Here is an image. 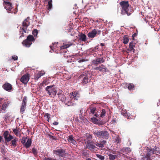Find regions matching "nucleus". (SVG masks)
<instances>
[{"instance_id":"nucleus-55","label":"nucleus","mask_w":160,"mask_h":160,"mask_svg":"<svg viewBox=\"0 0 160 160\" xmlns=\"http://www.w3.org/2000/svg\"><path fill=\"white\" fill-rule=\"evenodd\" d=\"M22 35H21L20 36V37L21 38L22 37H24V35H23V32L22 33Z\"/></svg>"},{"instance_id":"nucleus-16","label":"nucleus","mask_w":160,"mask_h":160,"mask_svg":"<svg viewBox=\"0 0 160 160\" xmlns=\"http://www.w3.org/2000/svg\"><path fill=\"white\" fill-rule=\"evenodd\" d=\"M29 75L25 74L21 78L20 81L23 83L26 84L27 83L29 80Z\"/></svg>"},{"instance_id":"nucleus-8","label":"nucleus","mask_w":160,"mask_h":160,"mask_svg":"<svg viewBox=\"0 0 160 160\" xmlns=\"http://www.w3.org/2000/svg\"><path fill=\"white\" fill-rule=\"evenodd\" d=\"M131 149L128 147H125L121 148L119 152H118L119 155H120L121 154L122 156L125 157V154H128L131 151Z\"/></svg>"},{"instance_id":"nucleus-40","label":"nucleus","mask_w":160,"mask_h":160,"mask_svg":"<svg viewBox=\"0 0 160 160\" xmlns=\"http://www.w3.org/2000/svg\"><path fill=\"white\" fill-rule=\"evenodd\" d=\"M27 139V137H22V140L21 141V142L22 143L23 145L24 146V144L26 142V140Z\"/></svg>"},{"instance_id":"nucleus-42","label":"nucleus","mask_w":160,"mask_h":160,"mask_svg":"<svg viewBox=\"0 0 160 160\" xmlns=\"http://www.w3.org/2000/svg\"><path fill=\"white\" fill-rule=\"evenodd\" d=\"M38 33V32L37 30L35 29L33 30L32 31V34L34 36V37L37 36Z\"/></svg>"},{"instance_id":"nucleus-3","label":"nucleus","mask_w":160,"mask_h":160,"mask_svg":"<svg viewBox=\"0 0 160 160\" xmlns=\"http://www.w3.org/2000/svg\"><path fill=\"white\" fill-rule=\"evenodd\" d=\"M94 135L99 138L103 139H108L109 138V133L105 130L99 131L95 130L92 132Z\"/></svg>"},{"instance_id":"nucleus-20","label":"nucleus","mask_w":160,"mask_h":160,"mask_svg":"<svg viewBox=\"0 0 160 160\" xmlns=\"http://www.w3.org/2000/svg\"><path fill=\"white\" fill-rule=\"evenodd\" d=\"M12 131L14 134L17 136L20 137L21 135V130L19 128H18L17 127L15 128L12 129Z\"/></svg>"},{"instance_id":"nucleus-4","label":"nucleus","mask_w":160,"mask_h":160,"mask_svg":"<svg viewBox=\"0 0 160 160\" xmlns=\"http://www.w3.org/2000/svg\"><path fill=\"white\" fill-rule=\"evenodd\" d=\"M35 38L32 35H29L28 36L27 39L23 41L22 44L23 46L29 48L32 44V42L35 41Z\"/></svg>"},{"instance_id":"nucleus-56","label":"nucleus","mask_w":160,"mask_h":160,"mask_svg":"<svg viewBox=\"0 0 160 160\" xmlns=\"http://www.w3.org/2000/svg\"><path fill=\"white\" fill-rule=\"evenodd\" d=\"M100 45L101 46H104V43H101L100 44Z\"/></svg>"},{"instance_id":"nucleus-54","label":"nucleus","mask_w":160,"mask_h":160,"mask_svg":"<svg viewBox=\"0 0 160 160\" xmlns=\"http://www.w3.org/2000/svg\"><path fill=\"white\" fill-rule=\"evenodd\" d=\"M145 158L147 159V160H152V159L150 158V157H145Z\"/></svg>"},{"instance_id":"nucleus-9","label":"nucleus","mask_w":160,"mask_h":160,"mask_svg":"<svg viewBox=\"0 0 160 160\" xmlns=\"http://www.w3.org/2000/svg\"><path fill=\"white\" fill-rule=\"evenodd\" d=\"M29 19V17H28L22 22V26L23 27L22 28V31L25 33L26 32L28 26L30 24Z\"/></svg>"},{"instance_id":"nucleus-12","label":"nucleus","mask_w":160,"mask_h":160,"mask_svg":"<svg viewBox=\"0 0 160 160\" xmlns=\"http://www.w3.org/2000/svg\"><path fill=\"white\" fill-rule=\"evenodd\" d=\"M70 98L73 101L77 100L80 97V95L78 92H73L70 93Z\"/></svg>"},{"instance_id":"nucleus-21","label":"nucleus","mask_w":160,"mask_h":160,"mask_svg":"<svg viewBox=\"0 0 160 160\" xmlns=\"http://www.w3.org/2000/svg\"><path fill=\"white\" fill-rule=\"evenodd\" d=\"M11 103V102L10 101H7L4 102L1 108L2 110H5L6 108L10 105Z\"/></svg>"},{"instance_id":"nucleus-1","label":"nucleus","mask_w":160,"mask_h":160,"mask_svg":"<svg viewBox=\"0 0 160 160\" xmlns=\"http://www.w3.org/2000/svg\"><path fill=\"white\" fill-rule=\"evenodd\" d=\"M3 136L5 139V142L7 144L8 142L11 141L10 145L12 148H15L17 145L18 139L16 137L14 138V136L9 134L8 131H5L3 134Z\"/></svg>"},{"instance_id":"nucleus-28","label":"nucleus","mask_w":160,"mask_h":160,"mask_svg":"<svg viewBox=\"0 0 160 160\" xmlns=\"http://www.w3.org/2000/svg\"><path fill=\"white\" fill-rule=\"evenodd\" d=\"M152 153H154L153 151L151 149H148V152L145 156V157H150Z\"/></svg>"},{"instance_id":"nucleus-7","label":"nucleus","mask_w":160,"mask_h":160,"mask_svg":"<svg viewBox=\"0 0 160 160\" xmlns=\"http://www.w3.org/2000/svg\"><path fill=\"white\" fill-rule=\"evenodd\" d=\"M65 152V150L63 149L62 148L54 150L53 151V153L55 154L57 156L64 158L66 156V154L67 153H66Z\"/></svg>"},{"instance_id":"nucleus-46","label":"nucleus","mask_w":160,"mask_h":160,"mask_svg":"<svg viewBox=\"0 0 160 160\" xmlns=\"http://www.w3.org/2000/svg\"><path fill=\"white\" fill-rule=\"evenodd\" d=\"M4 142V140L2 138V137L1 136H0V142Z\"/></svg>"},{"instance_id":"nucleus-53","label":"nucleus","mask_w":160,"mask_h":160,"mask_svg":"<svg viewBox=\"0 0 160 160\" xmlns=\"http://www.w3.org/2000/svg\"><path fill=\"white\" fill-rule=\"evenodd\" d=\"M94 115L95 117H99V115H98V114H97V113H96V114H95Z\"/></svg>"},{"instance_id":"nucleus-37","label":"nucleus","mask_w":160,"mask_h":160,"mask_svg":"<svg viewBox=\"0 0 160 160\" xmlns=\"http://www.w3.org/2000/svg\"><path fill=\"white\" fill-rule=\"evenodd\" d=\"M96 155L97 157L99 159L98 160H104L105 159V158L103 156L98 154H97Z\"/></svg>"},{"instance_id":"nucleus-39","label":"nucleus","mask_w":160,"mask_h":160,"mask_svg":"<svg viewBox=\"0 0 160 160\" xmlns=\"http://www.w3.org/2000/svg\"><path fill=\"white\" fill-rule=\"evenodd\" d=\"M115 142L117 143H119L121 142V140L118 137H116L114 138Z\"/></svg>"},{"instance_id":"nucleus-57","label":"nucleus","mask_w":160,"mask_h":160,"mask_svg":"<svg viewBox=\"0 0 160 160\" xmlns=\"http://www.w3.org/2000/svg\"><path fill=\"white\" fill-rule=\"evenodd\" d=\"M127 117H128L127 118H128V119H130V118H131V117H130V116H128V115H127Z\"/></svg>"},{"instance_id":"nucleus-38","label":"nucleus","mask_w":160,"mask_h":160,"mask_svg":"<svg viewBox=\"0 0 160 160\" xmlns=\"http://www.w3.org/2000/svg\"><path fill=\"white\" fill-rule=\"evenodd\" d=\"M52 0H50L48 2V9H50L52 7Z\"/></svg>"},{"instance_id":"nucleus-13","label":"nucleus","mask_w":160,"mask_h":160,"mask_svg":"<svg viewBox=\"0 0 160 160\" xmlns=\"http://www.w3.org/2000/svg\"><path fill=\"white\" fill-rule=\"evenodd\" d=\"M2 88L6 91L8 92H11L13 90L12 85L8 83L5 82L2 86Z\"/></svg>"},{"instance_id":"nucleus-49","label":"nucleus","mask_w":160,"mask_h":160,"mask_svg":"<svg viewBox=\"0 0 160 160\" xmlns=\"http://www.w3.org/2000/svg\"><path fill=\"white\" fill-rule=\"evenodd\" d=\"M85 61H86V60L84 59H82L81 60H79L78 62H84Z\"/></svg>"},{"instance_id":"nucleus-47","label":"nucleus","mask_w":160,"mask_h":160,"mask_svg":"<svg viewBox=\"0 0 160 160\" xmlns=\"http://www.w3.org/2000/svg\"><path fill=\"white\" fill-rule=\"evenodd\" d=\"M53 124L54 125H58V122L55 121L53 123Z\"/></svg>"},{"instance_id":"nucleus-59","label":"nucleus","mask_w":160,"mask_h":160,"mask_svg":"<svg viewBox=\"0 0 160 160\" xmlns=\"http://www.w3.org/2000/svg\"><path fill=\"white\" fill-rule=\"evenodd\" d=\"M82 111V110H81L80 111V113H81V112Z\"/></svg>"},{"instance_id":"nucleus-33","label":"nucleus","mask_w":160,"mask_h":160,"mask_svg":"<svg viewBox=\"0 0 160 160\" xmlns=\"http://www.w3.org/2000/svg\"><path fill=\"white\" fill-rule=\"evenodd\" d=\"M106 114V111L104 109L101 110V114L100 115V117L103 118L104 117Z\"/></svg>"},{"instance_id":"nucleus-51","label":"nucleus","mask_w":160,"mask_h":160,"mask_svg":"<svg viewBox=\"0 0 160 160\" xmlns=\"http://www.w3.org/2000/svg\"><path fill=\"white\" fill-rule=\"evenodd\" d=\"M136 35V34L135 33L133 34V35L132 36V40L134 39V37Z\"/></svg>"},{"instance_id":"nucleus-35","label":"nucleus","mask_w":160,"mask_h":160,"mask_svg":"<svg viewBox=\"0 0 160 160\" xmlns=\"http://www.w3.org/2000/svg\"><path fill=\"white\" fill-rule=\"evenodd\" d=\"M68 140L69 142H71L74 143V142H76L74 140L72 135H70L68 137Z\"/></svg>"},{"instance_id":"nucleus-52","label":"nucleus","mask_w":160,"mask_h":160,"mask_svg":"<svg viewBox=\"0 0 160 160\" xmlns=\"http://www.w3.org/2000/svg\"><path fill=\"white\" fill-rule=\"evenodd\" d=\"M43 160H52L51 158H45Z\"/></svg>"},{"instance_id":"nucleus-10","label":"nucleus","mask_w":160,"mask_h":160,"mask_svg":"<svg viewBox=\"0 0 160 160\" xmlns=\"http://www.w3.org/2000/svg\"><path fill=\"white\" fill-rule=\"evenodd\" d=\"M87 73V72H84L80 75V78H82V82L84 84L90 81V79L88 78Z\"/></svg>"},{"instance_id":"nucleus-11","label":"nucleus","mask_w":160,"mask_h":160,"mask_svg":"<svg viewBox=\"0 0 160 160\" xmlns=\"http://www.w3.org/2000/svg\"><path fill=\"white\" fill-rule=\"evenodd\" d=\"M86 148L89 149L91 151H94L97 147L94 144V143L92 141L85 142Z\"/></svg>"},{"instance_id":"nucleus-18","label":"nucleus","mask_w":160,"mask_h":160,"mask_svg":"<svg viewBox=\"0 0 160 160\" xmlns=\"http://www.w3.org/2000/svg\"><path fill=\"white\" fill-rule=\"evenodd\" d=\"M107 141L106 140L100 141L99 143L96 142L95 145L99 148H102L104 147Z\"/></svg>"},{"instance_id":"nucleus-19","label":"nucleus","mask_w":160,"mask_h":160,"mask_svg":"<svg viewBox=\"0 0 160 160\" xmlns=\"http://www.w3.org/2000/svg\"><path fill=\"white\" fill-rule=\"evenodd\" d=\"M97 34V30L94 29L88 34V37L90 38H93L96 36Z\"/></svg>"},{"instance_id":"nucleus-31","label":"nucleus","mask_w":160,"mask_h":160,"mask_svg":"<svg viewBox=\"0 0 160 160\" xmlns=\"http://www.w3.org/2000/svg\"><path fill=\"white\" fill-rule=\"evenodd\" d=\"M95 70H99L100 71H104L105 72L106 68H102L101 67H96L94 68Z\"/></svg>"},{"instance_id":"nucleus-5","label":"nucleus","mask_w":160,"mask_h":160,"mask_svg":"<svg viewBox=\"0 0 160 160\" xmlns=\"http://www.w3.org/2000/svg\"><path fill=\"white\" fill-rule=\"evenodd\" d=\"M45 90L51 97L55 96L57 93V88L54 85L47 86L45 88Z\"/></svg>"},{"instance_id":"nucleus-30","label":"nucleus","mask_w":160,"mask_h":160,"mask_svg":"<svg viewBox=\"0 0 160 160\" xmlns=\"http://www.w3.org/2000/svg\"><path fill=\"white\" fill-rule=\"evenodd\" d=\"M123 43L124 44H127L129 41L128 37L127 36H124L123 37Z\"/></svg>"},{"instance_id":"nucleus-22","label":"nucleus","mask_w":160,"mask_h":160,"mask_svg":"<svg viewBox=\"0 0 160 160\" xmlns=\"http://www.w3.org/2000/svg\"><path fill=\"white\" fill-rule=\"evenodd\" d=\"M78 36L81 41L85 42L86 40L87 37L84 34L81 33L78 35Z\"/></svg>"},{"instance_id":"nucleus-32","label":"nucleus","mask_w":160,"mask_h":160,"mask_svg":"<svg viewBox=\"0 0 160 160\" xmlns=\"http://www.w3.org/2000/svg\"><path fill=\"white\" fill-rule=\"evenodd\" d=\"M128 89L130 90L133 89L134 88V85L132 83H129L128 85H126Z\"/></svg>"},{"instance_id":"nucleus-24","label":"nucleus","mask_w":160,"mask_h":160,"mask_svg":"<svg viewBox=\"0 0 160 160\" xmlns=\"http://www.w3.org/2000/svg\"><path fill=\"white\" fill-rule=\"evenodd\" d=\"M72 43H71L70 42H68L67 44H63V45L61 46L60 49H64L67 48H69L70 46H72Z\"/></svg>"},{"instance_id":"nucleus-48","label":"nucleus","mask_w":160,"mask_h":160,"mask_svg":"<svg viewBox=\"0 0 160 160\" xmlns=\"http://www.w3.org/2000/svg\"><path fill=\"white\" fill-rule=\"evenodd\" d=\"M97 34H100L101 32V31H100V30H97Z\"/></svg>"},{"instance_id":"nucleus-29","label":"nucleus","mask_w":160,"mask_h":160,"mask_svg":"<svg viewBox=\"0 0 160 160\" xmlns=\"http://www.w3.org/2000/svg\"><path fill=\"white\" fill-rule=\"evenodd\" d=\"M108 155L109 156V160H114L117 157V155H114L110 153H107Z\"/></svg>"},{"instance_id":"nucleus-36","label":"nucleus","mask_w":160,"mask_h":160,"mask_svg":"<svg viewBox=\"0 0 160 160\" xmlns=\"http://www.w3.org/2000/svg\"><path fill=\"white\" fill-rule=\"evenodd\" d=\"M96 110V108L94 107H91L90 108V113L93 114L95 113V112Z\"/></svg>"},{"instance_id":"nucleus-41","label":"nucleus","mask_w":160,"mask_h":160,"mask_svg":"<svg viewBox=\"0 0 160 160\" xmlns=\"http://www.w3.org/2000/svg\"><path fill=\"white\" fill-rule=\"evenodd\" d=\"M91 120L92 122L96 124L98 119L95 118L93 117L91 118Z\"/></svg>"},{"instance_id":"nucleus-14","label":"nucleus","mask_w":160,"mask_h":160,"mask_svg":"<svg viewBox=\"0 0 160 160\" xmlns=\"http://www.w3.org/2000/svg\"><path fill=\"white\" fill-rule=\"evenodd\" d=\"M27 102V99L26 97H24L22 100V103L21 106L20 112L22 113H23L26 109Z\"/></svg>"},{"instance_id":"nucleus-58","label":"nucleus","mask_w":160,"mask_h":160,"mask_svg":"<svg viewBox=\"0 0 160 160\" xmlns=\"http://www.w3.org/2000/svg\"><path fill=\"white\" fill-rule=\"evenodd\" d=\"M86 160H91L90 158H88L86 159Z\"/></svg>"},{"instance_id":"nucleus-44","label":"nucleus","mask_w":160,"mask_h":160,"mask_svg":"<svg viewBox=\"0 0 160 160\" xmlns=\"http://www.w3.org/2000/svg\"><path fill=\"white\" fill-rule=\"evenodd\" d=\"M12 59H13L14 60H17L18 59V57L17 56H12Z\"/></svg>"},{"instance_id":"nucleus-2","label":"nucleus","mask_w":160,"mask_h":160,"mask_svg":"<svg viewBox=\"0 0 160 160\" xmlns=\"http://www.w3.org/2000/svg\"><path fill=\"white\" fill-rule=\"evenodd\" d=\"M122 7L121 13L123 15L126 14L129 16L131 14V10L129 9V5L128 1H122L119 3Z\"/></svg>"},{"instance_id":"nucleus-27","label":"nucleus","mask_w":160,"mask_h":160,"mask_svg":"<svg viewBox=\"0 0 160 160\" xmlns=\"http://www.w3.org/2000/svg\"><path fill=\"white\" fill-rule=\"evenodd\" d=\"M58 98L60 100L62 101L64 100L65 97L62 93H58Z\"/></svg>"},{"instance_id":"nucleus-50","label":"nucleus","mask_w":160,"mask_h":160,"mask_svg":"<svg viewBox=\"0 0 160 160\" xmlns=\"http://www.w3.org/2000/svg\"><path fill=\"white\" fill-rule=\"evenodd\" d=\"M49 114L48 113H46L45 114V116H46L47 118H49Z\"/></svg>"},{"instance_id":"nucleus-15","label":"nucleus","mask_w":160,"mask_h":160,"mask_svg":"<svg viewBox=\"0 0 160 160\" xmlns=\"http://www.w3.org/2000/svg\"><path fill=\"white\" fill-rule=\"evenodd\" d=\"M104 62L105 60L102 58H97L96 60H93L92 61V63L93 65L97 66L99 63Z\"/></svg>"},{"instance_id":"nucleus-6","label":"nucleus","mask_w":160,"mask_h":160,"mask_svg":"<svg viewBox=\"0 0 160 160\" xmlns=\"http://www.w3.org/2000/svg\"><path fill=\"white\" fill-rule=\"evenodd\" d=\"M12 2H10L9 1H6L5 0H4L3 6L5 8L9 13H12L13 12V11L12 10L13 8L12 4Z\"/></svg>"},{"instance_id":"nucleus-43","label":"nucleus","mask_w":160,"mask_h":160,"mask_svg":"<svg viewBox=\"0 0 160 160\" xmlns=\"http://www.w3.org/2000/svg\"><path fill=\"white\" fill-rule=\"evenodd\" d=\"M96 124H98L99 126H100V125H103L104 124V123L102 121H100L98 119V120L97 122V123H96Z\"/></svg>"},{"instance_id":"nucleus-34","label":"nucleus","mask_w":160,"mask_h":160,"mask_svg":"<svg viewBox=\"0 0 160 160\" xmlns=\"http://www.w3.org/2000/svg\"><path fill=\"white\" fill-rule=\"evenodd\" d=\"M32 152L33 154L35 157L38 156V151L37 149H35V148H33L32 150Z\"/></svg>"},{"instance_id":"nucleus-62","label":"nucleus","mask_w":160,"mask_h":160,"mask_svg":"<svg viewBox=\"0 0 160 160\" xmlns=\"http://www.w3.org/2000/svg\"><path fill=\"white\" fill-rule=\"evenodd\" d=\"M48 0H44L46 2Z\"/></svg>"},{"instance_id":"nucleus-25","label":"nucleus","mask_w":160,"mask_h":160,"mask_svg":"<svg viewBox=\"0 0 160 160\" xmlns=\"http://www.w3.org/2000/svg\"><path fill=\"white\" fill-rule=\"evenodd\" d=\"M86 140H87V142H91V141L92 139V135L86 133L85 136Z\"/></svg>"},{"instance_id":"nucleus-45","label":"nucleus","mask_w":160,"mask_h":160,"mask_svg":"<svg viewBox=\"0 0 160 160\" xmlns=\"http://www.w3.org/2000/svg\"><path fill=\"white\" fill-rule=\"evenodd\" d=\"M68 106H70L71 105H73V103H72L71 102H68V103L66 104Z\"/></svg>"},{"instance_id":"nucleus-60","label":"nucleus","mask_w":160,"mask_h":160,"mask_svg":"<svg viewBox=\"0 0 160 160\" xmlns=\"http://www.w3.org/2000/svg\"><path fill=\"white\" fill-rule=\"evenodd\" d=\"M14 0H12V2H14Z\"/></svg>"},{"instance_id":"nucleus-26","label":"nucleus","mask_w":160,"mask_h":160,"mask_svg":"<svg viewBox=\"0 0 160 160\" xmlns=\"http://www.w3.org/2000/svg\"><path fill=\"white\" fill-rule=\"evenodd\" d=\"M44 73L41 72H38L37 74L34 75V78L35 79L38 80L41 76H43Z\"/></svg>"},{"instance_id":"nucleus-17","label":"nucleus","mask_w":160,"mask_h":160,"mask_svg":"<svg viewBox=\"0 0 160 160\" xmlns=\"http://www.w3.org/2000/svg\"><path fill=\"white\" fill-rule=\"evenodd\" d=\"M136 44V43L134 41L130 42L129 43V48L128 50L131 52L132 51L134 53L135 52L134 48L135 47Z\"/></svg>"},{"instance_id":"nucleus-61","label":"nucleus","mask_w":160,"mask_h":160,"mask_svg":"<svg viewBox=\"0 0 160 160\" xmlns=\"http://www.w3.org/2000/svg\"><path fill=\"white\" fill-rule=\"evenodd\" d=\"M50 48H51V49H52V47H51V46H50Z\"/></svg>"},{"instance_id":"nucleus-23","label":"nucleus","mask_w":160,"mask_h":160,"mask_svg":"<svg viewBox=\"0 0 160 160\" xmlns=\"http://www.w3.org/2000/svg\"><path fill=\"white\" fill-rule=\"evenodd\" d=\"M32 142V139L31 138H28L26 142L24 145V146L26 148H28L30 147L31 145Z\"/></svg>"}]
</instances>
